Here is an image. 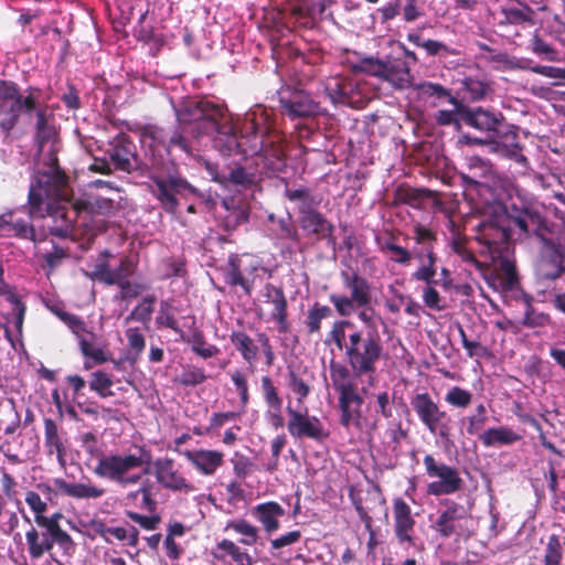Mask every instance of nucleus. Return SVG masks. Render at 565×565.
Returning <instances> with one entry per match:
<instances>
[{
    "label": "nucleus",
    "mask_w": 565,
    "mask_h": 565,
    "mask_svg": "<svg viewBox=\"0 0 565 565\" xmlns=\"http://www.w3.org/2000/svg\"><path fill=\"white\" fill-rule=\"evenodd\" d=\"M42 89L28 86L23 92L15 82L0 79V130L9 136L19 124L35 119L34 142L41 153L46 145L56 146L57 134L49 124V106L41 100Z\"/></svg>",
    "instance_id": "nucleus-1"
},
{
    "label": "nucleus",
    "mask_w": 565,
    "mask_h": 565,
    "mask_svg": "<svg viewBox=\"0 0 565 565\" xmlns=\"http://www.w3.org/2000/svg\"><path fill=\"white\" fill-rule=\"evenodd\" d=\"M512 221L527 237L536 238L541 248L534 266L541 281H555L565 275V249L556 237L557 224L543 212L539 202L521 200L512 206Z\"/></svg>",
    "instance_id": "nucleus-2"
},
{
    "label": "nucleus",
    "mask_w": 565,
    "mask_h": 565,
    "mask_svg": "<svg viewBox=\"0 0 565 565\" xmlns=\"http://www.w3.org/2000/svg\"><path fill=\"white\" fill-rule=\"evenodd\" d=\"M326 347H334L343 361L353 366L354 376L373 381L380 362L385 356L381 334H365L349 319L334 320L323 340Z\"/></svg>",
    "instance_id": "nucleus-3"
},
{
    "label": "nucleus",
    "mask_w": 565,
    "mask_h": 565,
    "mask_svg": "<svg viewBox=\"0 0 565 565\" xmlns=\"http://www.w3.org/2000/svg\"><path fill=\"white\" fill-rule=\"evenodd\" d=\"M459 110L465 125L486 135V138L470 139L472 143L487 145L491 152L529 168L523 146L519 142V134L513 126L505 122L502 113L482 107L470 108L466 105H460Z\"/></svg>",
    "instance_id": "nucleus-4"
},
{
    "label": "nucleus",
    "mask_w": 565,
    "mask_h": 565,
    "mask_svg": "<svg viewBox=\"0 0 565 565\" xmlns=\"http://www.w3.org/2000/svg\"><path fill=\"white\" fill-rule=\"evenodd\" d=\"M220 120L215 131L214 147L223 156L241 154L254 157L264 149V138L269 132L268 116L265 110L246 113L243 118L231 122Z\"/></svg>",
    "instance_id": "nucleus-5"
},
{
    "label": "nucleus",
    "mask_w": 565,
    "mask_h": 565,
    "mask_svg": "<svg viewBox=\"0 0 565 565\" xmlns=\"http://www.w3.org/2000/svg\"><path fill=\"white\" fill-rule=\"evenodd\" d=\"M174 110L178 126L166 148H179L188 154L192 152V147L185 134L194 138L212 135L217 130L220 120L225 118V108L207 99L189 100Z\"/></svg>",
    "instance_id": "nucleus-6"
},
{
    "label": "nucleus",
    "mask_w": 565,
    "mask_h": 565,
    "mask_svg": "<svg viewBox=\"0 0 565 565\" xmlns=\"http://www.w3.org/2000/svg\"><path fill=\"white\" fill-rule=\"evenodd\" d=\"M330 379L333 390L338 393L340 409V424L349 429L363 427L362 405L363 397L359 393L354 370L349 363H340L331 360Z\"/></svg>",
    "instance_id": "nucleus-7"
},
{
    "label": "nucleus",
    "mask_w": 565,
    "mask_h": 565,
    "mask_svg": "<svg viewBox=\"0 0 565 565\" xmlns=\"http://www.w3.org/2000/svg\"><path fill=\"white\" fill-rule=\"evenodd\" d=\"M139 456L135 454H110V457L104 458L100 465L93 469V472L97 477L113 481L121 487L136 484L141 480V475H129V472L143 465L149 467L151 463V451L145 447H139Z\"/></svg>",
    "instance_id": "nucleus-8"
},
{
    "label": "nucleus",
    "mask_w": 565,
    "mask_h": 565,
    "mask_svg": "<svg viewBox=\"0 0 565 565\" xmlns=\"http://www.w3.org/2000/svg\"><path fill=\"white\" fill-rule=\"evenodd\" d=\"M475 239L479 254L493 264L498 257L511 254L513 249L511 230L504 217H490L480 222L476 227Z\"/></svg>",
    "instance_id": "nucleus-9"
},
{
    "label": "nucleus",
    "mask_w": 565,
    "mask_h": 565,
    "mask_svg": "<svg viewBox=\"0 0 565 565\" xmlns=\"http://www.w3.org/2000/svg\"><path fill=\"white\" fill-rule=\"evenodd\" d=\"M341 278L344 287L350 290V296L331 294L329 301L340 317L348 318L355 309L365 308L371 303L372 287L358 271H341Z\"/></svg>",
    "instance_id": "nucleus-10"
},
{
    "label": "nucleus",
    "mask_w": 565,
    "mask_h": 565,
    "mask_svg": "<svg viewBox=\"0 0 565 565\" xmlns=\"http://www.w3.org/2000/svg\"><path fill=\"white\" fill-rule=\"evenodd\" d=\"M462 183L470 189L481 191V189H489L493 192V200H503L504 198H512L513 193L516 194V200L512 202L510 209V218L512 220V206L520 203L521 200H531L536 202L533 198H527L519 192L514 180L498 172L494 168L488 174H461Z\"/></svg>",
    "instance_id": "nucleus-11"
},
{
    "label": "nucleus",
    "mask_w": 565,
    "mask_h": 565,
    "mask_svg": "<svg viewBox=\"0 0 565 565\" xmlns=\"http://www.w3.org/2000/svg\"><path fill=\"white\" fill-rule=\"evenodd\" d=\"M260 269L263 268L259 262L252 255L231 254L223 268L224 281L230 287H241L244 295L249 297Z\"/></svg>",
    "instance_id": "nucleus-12"
},
{
    "label": "nucleus",
    "mask_w": 565,
    "mask_h": 565,
    "mask_svg": "<svg viewBox=\"0 0 565 565\" xmlns=\"http://www.w3.org/2000/svg\"><path fill=\"white\" fill-rule=\"evenodd\" d=\"M278 102L281 114L290 119L315 118L323 114L320 103L303 89L282 87L278 90Z\"/></svg>",
    "instance_id": "nucleus-13"
},
{
    "label": "nucleus",
    "mask_w": 565,
    "mask_h": 565,
    "mask_svg": "<svg viewBox=\"0 0 565 565\" xmlns=\"http://www.w3.org/2000/svg\"><path fill=\"white\" fill-rule=\"evenodd\" d=\"M28 553L31 559H40L45 553H50L56 544L66 556L75 553L76 544L70 534H50L47 527L30 525L25 533Z\"/></svg>",
    "instance_id": "nucleus-14"
},
{
    "label": "nucleus",
    "mask_w": 565,
    "mask_h": 565,
    "mask_svg": "<svg viewBox=\"0 0 565 565\" xmlns=\"http://www.w3.org/2000/svg\"><path fill=\"white\" fill-rule=\"evenodd\" d=\"M153 183L151 193L158 200L161 207L169 214H175L179 209L178 196L195 194L196 189L191 185L184 178L168 175L151 177Z\"/></svg>",
    "instance_id": "nucleus-15"
},
{
    "label": "nucleus",
    "mask_w": 565,
    "mask_h": 565,
    "mask_svg": "<svg viewBox=\"0 0 565 565\" xmlns=\"http://www.w3.org/2000/svg\"><path fill=\"white\" fill-rule=\"evenodd\" d=\"M411 406L417 415L420 423L431 434H437L445 438L449 434V416L440 409L437 402L433 399L429 393H416L411 398Z\"/></svg>",
    "instance_id": "nucleus-16"
},
{
    "label": "nucleus",
    "mask_w": 565,
    "mask_h": 565,
    "mask_svg": "<svg viewBox=\"0 0 565 565\" xmlns=\"http://www.w3.org/2000/svg\"><path fill=\"white\" fill-rule=\"evenodd\" d=\"M426 473L429 478H438L427 484V493L430 495H448L459 491L463 481L454 467L444 462H438L431 455H426L423 459Z\"/></svg>",
    "instance_id": "nucleus-17"
},
{
    "label": "nucleus",
    "mask_w": 565,
    "mask_h": 565,
    "mask_svg": "<svg viewBox=\"0 0 565 565\" xmlns=\"http://www.w3.org/2000/svg\"><path fill=\"white\" fill-rule=\"evenodd\" d=\"M297 223L299 231H301V241L307 244V248L310 245H315L324 241L327 246L335 249V226L319 210L308 213L303 216H298Z\"/></svg>",
    "instance_id": "nucleus-18"
},
{
    "label": "nucleus",
    "mask_w": 565,
    "mask_h": 565,
    "mask_svg": "<svg viewBox=\"0 0 565 565\" xmlns=\"http://www.w3.org/2000/svg\"><path fill=\"white\" fill-rule=\"evenodd\" d=\"M158 484L171 492L191 493L196 489L182 471V466L173 458L159 457L150 463Z\"/></svg>",
    "instance_id": "nucleus-19"
},
{
    "label": "nucleus",
    "mask_w": 565,
    "mask_h": 565,
    "mask_svg": "<svg viewBox=\"0 0 565 565\" xmlns=\"http://www.w3.org/2000/svg\"><path fill=\"white\" fill-rule=\"evenodd\" d=\"M288 414L287 430L295 439L308 438L317 443H323L330 435L321 419L317 416L292 408L289 404L286 408Z\"/></svg>",
    "instance_id": "nucleus-20"
},
{
    "label": "nucleus",
    "mask_w": 565,
    "mask_h": 565,
    "mask_svg": "<svg viewBox=\"0 0 565 565\" xmlns=\"http://www.w3.org/2000/svg\"><path fill=\"white\" fill-rule=\"evenodd\" d=\"M85 205L86 203L84 202H77L74 204V209L71 210L66 204H57L56 206L47 204L49 220L45 227L49 234L60 238L68 237L74 230L75 216Z\"/></svg>",
    "instance_id": "nucleus-21"
},
{
    "label": "nucleus",
    "mask_w": 565,
    "mask_h": 565,
    "mask_svg": "<svg viewBox=\"0 0 565 565\" xmlns=\"http://www.w3.org/2000/svg\"><path fill=\"white\" fill-rule=\"evenodd\" d=\"M446 509L439 514L436 521V530L443 537L461 535L463 531L462 522L468 520L467 509L452 501L445 500Z\"/></svg>",
    "instance_id": "nucleus-22"
},
{
    "label": "nucleus",
    "mask_w": 565,
    "mask_h": 565,
    "mask_svg": "<svg viewBox=\"0 0 565 565\" xmlns=\"http://www.w3.org/2000/svg\"><path fill=\"white\" fill-rule=\"evenodd\" d=\"M394 534L398 544H415L414 531L416 521L412 509L403 498L393 500Z\"/></svg>",
    "instance_id": "nucleus-23"
},
{
    "label": "nucleus",
    "mask_w": 565,
    "mask_h": 565,
    "mask_svg": "<svg viewBox=\"0 0 565 565\" xmlns=\"http://www.w3.org/2000/svg\"><path fill=\"white\" fill-rule=\"evenodd\" d=\"M108 153L116 170L127 173L137 170L139 162L136 145L127 135H118Z\"/></svg>",
    "instance_id": "nucleus-24"
},
{
    "label": "nucleus",
    "mask_w": 565,
    "mask_h": 565,
    "mask_svg": "<svg viewBox=\"0 0 565 565\" xmlns=\"http://www.w3.org/2000/svg\"><path fill=\"white\" fill-rule=\"evenodd\" d=\"M181 455L202 476H213L224 463V454L215 449H193Z\"/></svg>",
    "instance_id": "nucleus-25"
},
{
    "label": "nucleus",
    "mask_w": 565,
    "mask_h": 565,
    "mask_svg": "<svg viewBox=\"0 0 565 565\" xmlns=\"http://www.w3.org/2000/svg\"><path fill=\"white\" fill-rule=\"evenodd\" d=\"M264 297L274 306L270 319L277 322L280 333H286L289 330L288 301L282 288L268 282L264 287Z\"/></svg>",
    "instance_id": "nucleus-26"
},
{
    "label": "nucleus",
    "mask_w": 565,
    "mask_h": 565,
    "mask_svg": "<svg viewBox=\"0 0 565 565\" xmlns=\"http://www.w3.org/2000/svg\"><path fill=\"white\" fill-rule=\"evenodd\" d=\"M17 210L0 215V232L6 236H15L22 239L36 242L35 228L32 218L24 220L17 216Z\"/></svg>",
    "instance_id": "nucleus-27"
},
{
    "label": "nucleus",
    "mask_w": 565,
    "mask_h": 565,
    "mask_svg": "<svg viewBox=\"0 0 565 565\" xmlns=\"http://www.w3.org/2000/svg\"><path fill=\"white\" fill-rule=\"evenodd\" d=\"M256 156L263 158L265 166L269 169L278 170L284 166L285 151L281 146V138L271 125H269V132L264 138V149Z\"/></svg>",
    "instance_id": "nucleus-28"
},
{
    "label": "nucleus",
    "mask_w": 565,
    "mask_h": 565,
    "mask_svg": "<svg viewBox=\"0 0 565 565\" xmlns=\"http://www.w3.org/2000/svg\"><path fill=\"white\" fill-rule=\"evenodd\" d=\"M383 79L396 89H407L413 86L409 65L403 58H387Z\"/></svg>",
    "instance_id": "nucleus-29"
},
{
    "label": "nucleus",
    "mask_w": 565,
    "mask_h": 565,
    "mask_svg": "<svg viewBox=\"0 0 565 565\" xmlns=\"http://www.w3.org/2000/svg\"><path fill=\"white\" fill-rule=\"evenodd\" d=\"M252 515L263 525L265 532L270 535L279 529V519L285 515V509L276 501H268L255 505L252 510Z\"/></svg>",
    "instance_id": "nucleus-30"
},
{
    "label": "nucleus",
    "mask_w": 565,
    "mask_h": 565,
    "mask_svg": "<svg viewBox=\"0 0 565 565\" xmlns=\"http://www.w3.org/2000/svg\"><path fill=\"white\" fill-rule=\"evenodd\" d=\"M285 198L295 204L298 216L319 210L321 200L317 198L307 186H286L284 191Z\"/></svg>",
    "instance_id": "nucleus-31"
},
{
    "label": "nucleus",
    "mask_w": 565,
    "mask_h": 565,
    "mask_svg": "<svg viewBox=\"0 0 565 565\" xmlns=\"http://www.w3.org/2000/svg\"><path fill=\"white\" fill-rule=\"evenodd\" d=\"M510 256L511 254H508L497 259L498 273L493 279L499 281V287L502 291H512L520 288V277L516 265Z\"/></svg>",
    "instance_id": "nucleus-32"
},
{
    "label": "nucleus",
    "mask_w": 565,
    "mask_h": 565,
    "mask_svg": "<svg viewBox=\"0 0 565 565\" xmlns=\"http://www.w3.org/2000/svg\"><path fill=\"white\" fill-rule=\"evenodd\" d=\"M46 196H60L67 184V177L62 169L54 171H39L32 179Z\"/></svg>",
    "instance_id": "nucleus-33"
},
{
    "label": "nucleus",
    "mask_w": 565,
    "mask_h": 565,
    "mask_svg": "<svg viewBox=\"0 0 565 565\" xmlns=\"http://www.w3.org/2000/svg\"><path fill=\"white\" fill-rule=\"evenodd\" d=\"M56 489L74 499H97L105 494V490L92 483H70L65 479H54Z\"/></svg>",
    "instance_id": "nucleus-34"
},
{
    "label": "nucleus",
    "mask_w": 565,
    "mask_h": 565,
    "mask_svg": "<svg viewBox=\"0 0 565 565\" xmlns=\"http://www.w3.org/2000/svg\"><path fill=\"white\" fill-rule=\"evenodd\" d=\"M44 447L49 456L56 454L57 460L61 463L64 462L66 451L62 431L56 422L50 417L44 418Z\"/></svg>",
    "instance_id": "nucleus-35"
},
{
    "label": "nucleus",
    "mask_w": 565,
    "mask_h": 565,
    "mask_svg": "<svg viewBox=\"0 0 565 565\" xmlns=\"http://www.w3.org/2000/svg\"><path fill=\"white\" fill-rule=\"evenodd\" d=\"M268 220L277 224L280 239L290 242L300 253L307 249V244L301 241L299 227L294 223L290 213L286 217L278 218L274 214H269Z\"/></svg>",
    "instance_id": "nucleus-36"
},
{
    "label": "nucleus",
    "mask_w": 565,
    "mask_h": 565,
    "mask_svg": "<svg viewBox=\"0 0 565 565\" xmlns=\"http://www.w3.org/2000/svg\"><path fill=\"white\" fill-rule=\"evenodd\" d=\"M515 1L520 7H504L501 9L504 20L500 24L533 26L535 24V11L525 2Z\"/></svg>",
    "instance_id": "nucleus-37"
},
{
    "label": "nucleus",
    "mask_w": 565,
    "mask_h": 565,
    "mask_svg": "<svg viewBox=\"0 0 565 565\" xmlns=\"http://www.w3.org/2000/svg\"><path fill=\"white\" fill-rule=\"evenodd\" d=\"M521 299L525 306V311L521 326L524 328H542L552 323V318L546 312H537L533 307L534 298L532 295L522 291Z\"/></svg>",
    "instance_id": "nucleus-38"
},
{
    "label": "nucleus",
    "mask_w": 565,
    "mask_h": 565,
    "mask_svg": "<svg viewBox=\"0 0 565 565\" xmlns=\"http://www.w3.org/2000/svg\"><path fill=\"white\" fill-rule=\"evenodd\" d=\"M521 439V436L509 427L489 428L479 435V440L484 447L512 445Z\"/></svg>",
    "instance_id": "nucleus-39"
},
{
    "label": "nucleus",
    "mask_w": 565,
    "mask_h": 565,
    "mask_svg": "<svg viewBox=\"0 0 565 565\" xmlns=\"http://www.w3.org/2000/svg\"><path fill=\"white\" fill-rule=\"evenodd\" d=\"M230 341L253 371L258 354V347L255 344L254 340L244 331H233L230 335Z\"/></svg>",
    "instance_id": "nucleus-40"
},
{
    "label": "nucleus",
    "mask_w": 565,
    "mask_h": 565,
    "mask_svg": "<svg viewBox=\"0 0 565 565\" xmlns=\"http://www.w3.org/2000/svg\"><path fill=\"white\" fill-rule=\"evenodd\" d=\"M332 309L327 305L315 302L307 311L305 319L306 332L308 335H320L322 330V321L331 318Z\"/></svg>",
    "instance_id": "nucleus-41"
},
{
    "label": "nucleus",
    "mask_w": 565,
    "mask_h": 565,
    "mask_svg": "<svg viewBox=\"0 0 565 565\" xmlns=\"http://www.w3.org/2000/svg\"><path fill=\"white\" fill-rule=\"evenodd\" d=\"M397 237L391 233L386 239L376 237V243L380 246L381 252L390 253V259L399 265H408L412 260L413 254L407 248L396 243Z\"/></svg>",
    "instance_id": "nucleus-42"
},
{
    "label": "nucleus",
    "mask_w": 565,
    "mask_h": 565,
    "mask_svg": "<svg viewBox=\"0 0 565 565\" xmlns=\"http://www.w3.org/2000/svg\"><path fill=\"white\" fill-rule=\"evenodd\" d=\"M228 555L236 564L242 563V561L250 562V555L246 552H243L233 541L223 539L217 542L215 550L212 551V556L216 561H225V556Z\"/></svg>",
    "instance_id": "nucleus-43"
},
{
    "label": "nucleus",
    "mask_w": 565,
    "mask_h": 565,
    "mask_svg": "<svg viewBox=\"0 0 565 565\" xmlns=\"http://www.w3.org/2000/svg\"><path fill=\"white\" fill-rule=\"evenodd\" d=\"M426 259L422 265L413 273V278L418 281H425L426 284H437L438 281L434 279L436 276V262L437 255L434 250L433 246H426Z\"/></svg>",
    "instance_id": "nucleus-44"
},
{
    "label": "nucleus",
    "mask_w": 565,
    "mask_h": 565,
    "mask_svg": "<svg viewBox=\"0 0 565 565\" xmlns=\"http://www.w3.org/2000/svg\"><path fill=\"white\" fill-rule=\"evenodd\" d=\"M287 386L296 395L299 404H302L311 393L310 381L292 369L287 373Z\"/></svg>",
    "instance_id": "nucleus-45"
},
{
    "label": "nucleus",
    "mask_w": 565,
    "mask_h": 565,
    "mask_svg": "<svg viewBox=\"0 0 565 565\" xmlns=\"http://www.w3.org/2000/svg\"><path fill=\"white\" fill-rule=\"evenodd\" d=\"M349 498L355 511L358 512L360 520L363 522L365 530L370 533L371 540H373V519L370 515V511L373 509V507L369 504L364 505L361 493L356 491L354 487L349 488Z\"/></svg>",
    "instance_id": "nucleus-46"
},
{
    "label": "nucleus",
    "mask_w": 565,
    "mask_h": 565,
    "mask_svg": "<svg viewBox=\"0 0 565 565\" xmlns=\"http://www.w3.org/2000/svg\"><path fill=\"white\" fill-rule=\"evenodd\" d=\"M462 90L469 100L480 102L489 95L491 87L487 82L481 79L465 77L462 79Z\"/></svg>",
    "instance_id": "nucleus-47"
},
{
    "label": "nucleus",
    "mask_w": 565,
    "mask_h": 565,
    "mask_svg": "<svg viewBox=\"0 0 565 565\" xmlns=\"http://www.w3.org/2000/svg\"><path fill=\"white\" fill-rule=\"evenodd\" d=\"M49 198L50 196H46L44 191L40 186H38L35 182L31 181L28 193V203L25 206L28 209L29 218L44 216L42 214V207L44 204V200Z\"/></svg>",
    "instance_id": "nucleus-48"
},
{
    "label": "nucleus",
    "mask_w": 565,
    "mask_h": 565,
    "mask_svg": "<svg viewBox=\"0 0 565 565\" xmlns=\"http://www.w3.org/2000/svg\"><path fill=\"white\" fill-rule=\"evenodd\" d=\"M55 313L70 328L77 340L84 337V334H88L92 339H96V334L87 329L86 323L81 317L64 310H56Z\"/></svg>",
    "instance_id": "nucleus-49"
},
{
    "label": "nucleus",
    "mask_w": 565,
    "mask_h": 565,
    "mask_svg": "<svg viewBox=\"0 0 565 565\" xmlns=\"http://www.w3.org/2000/svg\"><path fill=\"white\" fill-rule=\"evenodd\" d=\"M454 109H440L435 115V120L439 126H456L457 128L460 127L461 120V113L459 110L460 105H465L461 100H459L457 97H451L449 102Z\"/></svg>",
    "instance_id": "nucleus-50"
},
{
    "label": "nucleus",
    "mask_w": 565,
    "mask_h": 565,
    "mask_svg": "<svg viewBox=\"0 0 565 565\" xmlns=\"http://www.w3.org/2000/svg\"><path fill=\"white\" fill-rule=\"evenodd\" d=\"M451 249L462 259V262L471 264L477 269L483 270L488 268V266L480 262L476 255L466 246L465 237L460 235L455 236L451 241Z\"/></svg>",
    "instance_id": "nucleus-51"
},
{
    "label": "nucleus",
    "mask_w": 565,
    "mask_h": 565,
    "mask_svg": "<svg viewBox=\"0 0 565 565\" xmlns=\"http://www.w3.org/2000/svg\"><path fill=\"white\" fill-rule=\"evenodd\" d=\"M189 343H191L192 351L203 358V359H210L218 354L220 350L216 345L210 344L205 341V337L202 331L195 330L191 339L189 340Z\"/></svg>",
    "instance_id": "nucleus-52"
},
{
    "label": "nucleus",
    "mask_w": 565,
    "mask_h": 565,
    "mask_svg": "<svg viewBox=\"0 0 565 565\" xmlns=\"http://www.w3.org/2000/svg\"><path fill=\"white\" fill-rule=\"evenodd\" d=\"M226 529L233 530L244 537L239 540L242 544L253 545L258 540V530L244 519L231 521L227 523Z\"/></svg>",
    "instance_id": "nucleus-53"
},
{
    "label": "nucleus",
    "mask_w": 565,
    "mask_h": 565,
    "mask_svg": "<svg viewBox=\"0 0 565 565\" xmlns=\"http://www.w3.org/2000/svg\"><path fill=\"white\" fill-rule=\"evenodd\" d=\"M260 390L267 408L284 405V399L280 395L279 388L275 385L269 375L262 376Z\"/></svg>",
    "instance_id": "nucleus-54"
},
{
    "label": "nucleus",
    "mask_w": 565,
    "mask_h": 565,
    "mask_svg": "<svg viewBox=\"0 0 565 565\" xmlns=\"http://www.w3.org/2000/svg\"><path fill=\"white\" fill-rule=\"evenodd\" d=\"M114 385V381L110 376L103 371H95L92 373V379L89 381V388L94 391L98 396L106 398L114 395L111 391V386Z\"/></svg>",
    "instance_id": "nucleus-55"
},
{
    "label": "nucleus",
    "mask_w": 565,
    "mask_h": 565,
    "mask_svg": "<svg viewBox=\"0 0 565 565\" xmlns=\"http://www.w3.org/2000/svg\"><path fill=\"white\" fill-rule=\"evenodd\" d=\"M95 339L82 337L78 340L81 352L85 358L92 359L96 364H103L110 361V354L104 349L94 345Z\"/></svg>",
    "instance_id": "nucleus-56"
},
{
    "label": "nucleus",
    "mask_w": 565,
    "mask_h": 565,
    "mask_svg": "<svg viewBox=\"0 0 565 565\" xmlns=\"http://www.w3.org/2000/svg\"><path fill=\"white\" fill-rule=\"evenodd\" d=\"M207 376L202 367L186 365L182 373L174 379V382L182 386H196L206 381Z\"/></svg>",
    "instance_id": "nucleus-57"
},
{
    "label": "nucleus",
    "mask_w": 565,
    "mask_h": 565,
    "mask_svg": "<svg viewBox=\"0 0 565 565\" xmlns=\"http://www.w3.org/2000/svg\"><path fill=\"white\" fill-rule=\"evenodd\" d=\"M230 376L239 396L242 407L246 408L250 398L246 373L241 369H235L230 373Z\"/></svg>",
    "instance_id": "nucleus-58"
},
{
    "label": "nucleus",
    "mask_w": 565,
    "mask_h": 565,
    "mask_svg": "<svg viewBox=\"0 0 565 565\" xmlns=\"http://www.w3.org/2000/svg\"><path fill=\"white\" fill-rule=\"evenodd\" d=\"M227 180L234 185L250 189L257 183V175L255 172H249L246 168L237 166L230 171Z\"/></svg>",
    "instance_id": "nucleus-59"
},
{
    "label": "nucleus",
    "mask_w": 565,
    "mask_h": 565,
    "mask_svg": "<svg viewBox=\"0 0 565 565\" xmlns=\"http://www.w3.org/2000/svg\"><path fill=\"white\" fill-rule=\"evenodd\" d=\"M445 402L457 408H467L472 402V393L460 386H452L446 393Z\"/></svg>",
    "instance_id": "nucleus-60"
},
{
    "label": "nucleus",
    "mask_w": 565,
    "mask_h": 565,
    "mask_svg": "<svg viewBox=\"0 0 565 565\" xmlns=\"http://www.w3.org/2000/svg\"><path fill=\"white\" fill-rule=\"evenodd\" d=\"M137 264L128 256H124L119 265L110 273L111 281L109 285H120L128 280V278L135 273Z\"/></svg>",
    "instance_id": "nucleus-61"
},
{
    "label": "nucleus",
    "mask_w": 565,
    "mask_h": 565,
    "mask_svg": "<svg viewBox=\"0 0 565 565\" xmlns=\"http://www.w3.org/2000/svg\"><path fill=\"white\" fill-rule=\"evenodd\" d=\"M563 559V547L558 535L552 534L548 537L544 554V565H561Z\"/></svg>",
    "instance_id": "nucleus-62"
},
{
    "label": "nucleus",
    "mask_w": 565,
    "mask_h": 565,
    "mask_svg": "<svg viewBox=\"0 0 565 565\" xmlns=\"http://www.w3.org/2000/svg\"><path fill=\"white\" fill-rule=\"evenodd\" d=\"M119 292L116 296L119 300H128L132 298H137L140 294L143 291H147L150 289V285L146 282H138V281H131L126 280L118 285Z\"/></svg>",
    "instance_id": "nucleus-63"
},
{
    "label": "nucleus",
    "mask_w": 565,
    "mask_h": 565,
    "mask_svg": "<svg viewBox=\"0 0 565 565\" xmlns=\"http://www.w3.org/2000/svg\"><path fill=\"white\" fill-rule=\"evenodd\" d=\"M111 253L107 249L99 254L98 263L94 266L93 277L106 285H109L111 281L109 258L111 257Z\"/></svg>",
    "instance_id": "nucleus-64"
}]
</instances>
